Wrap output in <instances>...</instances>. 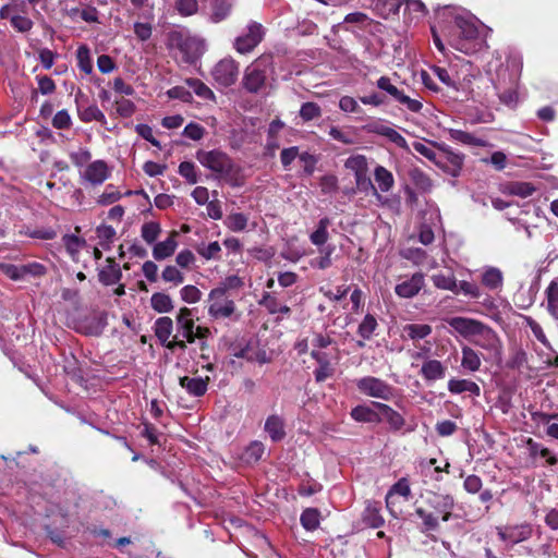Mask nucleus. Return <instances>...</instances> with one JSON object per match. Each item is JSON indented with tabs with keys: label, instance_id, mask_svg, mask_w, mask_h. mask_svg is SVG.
<instances>
[{
	"label": "nucleus",
	"instance_id": "nucleus-49",
	"mask_svg": "<svg viewBox=\"0 0 558 558\" xmlns=\"http://www.w3.org/2000/svg\"><path fill=\"white\" fill-rule=\"evenodd\" d=\"M301 524L307 531H313L319 525V512L316 509L307 508L301 514Z\"/></svg>",
	"mask_w": 558,
	"mask_h": 558
},
{
	"label": "nucleus",
	"instance_id": "nucleus-11",
	"mask_svg": "<svg viewBox=\"0 0 558 558\" xmlns=\"http://www.w3.org/2000/svg\"><path fill=\"white\" fill-rule=\"evenodd\" d=\"M438 148L444 155L439 156L441 165H437V167L441 168L451 177H458L463 167L464 155L453 151L447 145H438Z\"/></svg>",
	"mask_w": 558,
	"mask_h": 558
},
{
	"label": "nucleus",
	"instance_id": "nucleus-14",
	"mask_svg": "<svg viewBox=\"0 0 558 558\" xmlns=\"http://www.w3.org/2000/svg\"><path fill=\"white\" fill-rule=\"evenodd\" d=\"M428 505L436 513L441 515L444 522H448L451 518V511L454 508V499L449 494L433 493L428 498Z\"/></svg>",
	"mask_w": 558,
	"mask_h": 558
},
{
	"label": "nucleus",
	"instance_id": "nucleus-46",
	"mask_svg": "<svg viewBox=\"0 0 558 558\" xmlns=\"http://www.w3.org/2000/svg\"><path fill=\"white\" fill-rule=\"evenodd\" d=\"M377 326V319L373 315L367 314L359 325L357 333L362 339L369 340L373 337Z\"/></svg>",
	"mask_w": 558,
	"mask_h": 558
},
{
	"label": "nucleus",
	"instance_id": "nucleus-60",
	"mask_svg": "<svg viewBox=\"0 0 558 558\" xmlns=\"http://www.w3.org/2000/svg\"><path fill=\"white\" fill-rule=\"evenodd\" d=\"M10 23L14 29L20 33H27L32 29L34 23L33 21L25 15H12L10 17Z\"/></svg>",
	"mask_w": 558,
	"mask_h": 558
},
{
	"label": "nucleus",
	"instance_id": "nucleus-40",
	"mask_svg": "<svg viewBox=\"0 0 558 558\" xmlns=\"http://www.w3.org/2000/svg\"><path fill=\"white\" fill-rule=\"evenodd\" d=\"M335 252V246L329 245L319 250L320 255L318 257L313 258L310 262L311 267L317 268L320 270L327 269L332 265L331 255Z\"/></svg>",
	"mask_w": 558,
	"mask_h": 558
},
{
	"label": "nucleus",
	"instance_id": "nucleus-41",
	"mask_svg": "<svg viewBox=\"0 0 558 558\" xmlns=\"http://www.w3.org/2000/svg\"><path fill=\"white\" fill-rule=\"evenodd\" d=\"M415 513L422 519V532L436 531L439 527L438 518L435 513L425 510L424 508H416Z\"/></svg>",
	"mask_w": 558,
	"mask_h": 558
},
{
	"label": "nucleus",
	"instance_id": "nucleus-3",
	"mask_svg": "<svg viewBox=\"0 0 558 558\" xmlns=\"http://www.w3.org/2000/svg\"><path fill=\"white\" fill-rule=\"evenodd\" d=\"M170 45L180 50L185 62H192L204 52L203 40L183 32H172L169 37Z\"/></svg>",
	"mask_w": 558,
	"mask_h": 558
},
{
	"label": "nucleus",
	"instance_id": "nucleus-29",
	"mask_svg": "<svg viewBox=\"0 0 558 558\" xmlns=\"http://www.w3.org/2000/svg\"><path fill=\"white\" fill-rule=\"evenodd\" d=\"M154 331L159 341L165 345L173 331V322L168 316L159 317L154 325Z\"/></svg>",
	"mask_w": 558,
	"mask_h": 558
},
{
	"label": "nucleus",
	"instance_id": "nucleus-50",
	"mask_svg": "<svg viewBox=\"0 0 558 558\" xmlns=\"http://www.w3.org/2000/svg\"><path fill=\"white\" fill-rule=\"evenodd\" d=\"M407 335L413 340L424 339L432 332V327L427 324H410L404 327Z\"/></svg>",
	"mask_w": 558,
	"mask_h": 558
},
{
	"label": "nucleus",
	"instance_id": "nucleus-36",
	"mask_svg": "<svg viewBox=\"0 0 558 558\" xmlns=\"http://www.w3.org/2000/svg\"><path fill=\"white\" fill-rule=\"evenodd\" d=\"M150 306L158 313H169L173 310V302L168 294L156 292L150 298Z\"/></svg>",
	"mask_w": 558,
	"mask_h": 558
},
{
	"label": "nucleus",
	"instance_id": "nucleus-55",
	"mask_svg": "<svg viewBox=\"0 0 558 558\" xmlns=\"http://www.w3.org/2000/svg\"><path fill=\"white\" fill-rule=\"evenodd\" d=\"M175 9L182 16H191L197 13L198 11V1L197 0H177Z\"/></svg>",
	"mask_w": 558,
	"mask_h": 558
},
{
	"label": "nucleus",
	"instance_id": "nucleus-47",
	"mask_svg": "<svg viewBox=\"0 0 558 558\" xmlns=\"http://www.w3.org/2000/svg\"><path fill=\"white\" fill-rule=\"evenodd\" d=\"M434 286L438 289L448 290L458 293V283L453 276H446L444 274H436L432 277Z\"/></svg>",
	"mask_w": 558,
	"mask_h": 558
},
{
	"label": "nucleus",
	"instance_id": "nucleus-22",
	"mask_svg": "<svg viewBox=\"0 0 558 558\" xmlns=\"http://www.w3.org/2000/svg\"><path fill=\"white\" fill-rule=\"evenodd\" d=\"M461 353H462L461 366L464 369H466L471 373H475L481 368V365H482L481 353H478L477 351H475L473 348H471L469 345H463L461 348Z\"/></svg>",
	"mask_w": 558,
	"mask_h": 558
},
{
	"label": "nucleus",
	"instance_id": "nucleus-42",
	"mask_svg": "<svg viewBox=\"0 0 558 558\" xmlns=\"http://www.w3.org/2000/svg\"><path fill=\"white\" fill-rule=\"evenodd\" d=\"M231 9H232V2L230 0H222V1L216 0L214 8H213V12L209 17L210 21L213 23H219V22L226 20L230 14Z\"/></svg>",
	"mask_w": 558,
	"mask_h": 558
},
{
	"label": "nucleus",
	"instance_id": "nucleus-20",
	"mask_svg": "<svg viewBox=\"0 0 558 558\" xmlns=\"http://www.w3.org/2000/svg\"><path fill=\"white\" fill-rule=\"evenodd\" d=\"M395 495H399V496L404 497L405 499H409V497L411 496V488H410V485H409L407 478L402 477L396 484H393L386 496V506H387L388 510L390 511V513L393 517H397V512L395 511V508H393L395 507V502H393Z\"/></svg>",
	"mask_w": 558,
	"mask_h": 558
},
{
	"label": "nucleus",
	"instance_id": "nucleus-63",
	"mask_svg": "<svg viewBox=\"0 0 558 558\" xmlns=\"http://www.w3.org/2000/svg\"><path fill=\"white\" fill-rule=\"evenodd\" d=\"M52 125L58 130H66L72 125V119L68 110H59L52 118Z\"/></svg>",
	"mask_w": 558,
	"mask_h": 558
},
{
	"label": "nucleus",
	"instance_id": "nucleus-43",
	"mask_svg": "<svg viewBox=\"0 0 558 558\" xmlns=\"http://www.w3.org/2000/svg\"><path fill=\"white\" fill-rule=\"evenodd\" d=\"M495 89L502 104L508 107H514L518 102V93L515 87L512 85L509 88L502 89L500 80L495 83Z\"/></svg>",
	"mask_w": 558,
	"mask_h": 558
},
{
	"label": "nucleus",
	"instance_id": "nucleus-4",
	"mask_svg": "<svg viewBox=\"0 0 558 558\" xmlns=\"http://www.w3.org/2000/svg\"><path fill=\"white\" fill-rule=\"evenodd\" d=\"M471 342L486 351L492 359L501 360L502 341L489 326L483 324Z\"/></svg>",
	"mask_w": 558,
	"mask_h": 558
},
{
	"label": "nucleus",
	"instance_id": "nucleus-38",
	"mask_svg": "<svg viewBox=\"0 0 558 558\" xmlns=\"http://www.w3.org/2000/svg\"><path fill=\"white\" fill-rule=\"evenodd\" d=\"M372 4L384 19H387L391 14H397L400 8L398 0H372Z\"/></svg>",
	"mask_w": 558,
	"mask_h": 558
},
{
	"label": "nucleus",
	"instance_id": "nucleus-34",
	"mask_svg": "<svg viewBox=\"0 0 558 558\" xmlns=\"http://www.w3.org/2000/svg\"><path fill=\"white\" fill-rule=\"evenodd\" d=\"M504 281L502 272L495 267L485 269L482 275V283L489 290L501 288Z\"/></svg>",
	"mask_w": 558,
	"mask_h": 558
},
{
	"label": "nucleus",
	"instance_id": "nucleus-5",
	"mask_svg": "<svg viewBox=\"0 0 558 558\" xmlns=\"http://www.w3.org/2000/svg\"><path fill=\"white\" fill-rule=\"evenodd\" d=\"M208 314L215 319L228 318L235 311L234 302L227 296L226 288H215L208 295Z\"/></svg>",
	"mask_w": 558,
	"mask_h": 558
},
{
	"label": "nucleus",
	"instance_id": "nucleus-17",
	"mask_svg": "<svg viewBox=\"0 0 558 558\" xmlns=\"http://www.w3.org/2000/svg\"><path fill=\"white\" fill-rule=\"evenodd\" d=\"M209 377H180L179 384L186 392L193 397H202L208 390Z\"/></svg>",
	"mask_w": 558,
	"mask_h": 558
},
{
	"label": "nucleus",
	"instance_id": "nucleus-30",
	"mask_svg": "<svg viewBox=\"0 0 558 558\" xmlns=\"http://www.w3.org/2000/svg\"><path fill=\"white\" fill-rule=\"evenodd\" d=\"M351 417L362 423H379L381 421L378 413L369 407L356 405L351 411Z\"/></svg>",
	"mask_w": 558,
	"mask_h": 558
},
{
	"label": "nucleus",
	"instance_id": "nucleus-51",
	"mask_svg": "<svg viewBox=\"0 0 558 558\" xmlns=\"http://www.w3.org/2000/svg\"><path fill=\"white\" fill-rule=\"evenodd\" d=\"M186 84L193 89V92L201 98L206 100L215 99L214 92L202 81L197 78L186 80Z\"/></svg>",
	"mask_w": 558,
	"mask_h": 558
},
{
	"label": "nucleus",
	"instance_id": "nucleus-53",
	"mask_svg": "<svg viewBox=\"0 0 558 558\" xmlns=\"http://www.w3.org/2000/svg\"><path fill=\"white\" fill-rule=\"evenodd\" d=\"M76 59L78 68L86 74L93 71V62L89 56V49L86 46H81L76 51Z\"/></svg>",
	"mask_w": 558,
	"mask_h": 558
},
{
	"label": "nucleus",
	"instance_id": "nucleus-54",
	"mask_svg": "<svg viewBox=\"0 0 558 558\" xmlns=\"http://www.w3.org/2000/svg\"><path fill=\"white\" fill-rule=\"evenodd\" d=\"M122 197V194L118 191V189L109 184L106 186L102 194H100L97 198V203L102 206L111 205L119 201Z\"/></svg>",
	"mask_w": 558,
	"mask_h": 558
},
{
	"label": "nucleus",
	"instance_id": "nucleus-15",
	"mask_svg": "<svg viewBox=\"0 0 558 558\" xmlns=\"http://www.w3.org/2000/svg\"><path fill=\"white\" fill-rule=\"evenodd\" d=\"M497 534L502 542L518 544L531 537L532 527L530 524L513 525L505 529L497 527Z\"/></svg>",
	"mask_w": 558,
	"mask_h": 558
},
{
	"label": "nucleus",
	"instance_id": "nucleus-13",
	"mask_svg": "<svg viewBox=\"0 0 558 558\" xmlns=\"http://www.w3.org/2000/svg\"><path fill=\"white\" fill-rule=\"evenodd\" d=\"M366 129L368 132L386 137L388 141L396 144L398 147L402 149H410L407 140L397 130H395L393 128L389 126L386 123L373 122L369 123L366 126Z\"/></svg>",
	"mask_w": 558,
	"mask_h": 558
},
{
	"label": "nucleus",
	"instance_id": "nucleus-39",
	"mask_svg": "<svg viewBox=\"0 0 558 558\" xmlns=\"http://www.w3.org/2000/svg\"><path fill=\"white\" fill-rule=\"evenodd\" d=\"M344 167L354 173V177L368 172L367 158L363 155H354L349 157Z\"/></svg>",
	"mask_w": 558,
	"mask_h": 558
},
{
	"label": "nucleus",
	"instance_id": "nucleus-1",
	"mask_svg": "<svg viewBox=\"0 0 558 558\" xmlns=\"http://www.w3.org/2000/svg\"><path fill=\"white\" fill-rule=\"evenodd\" d=\"M437 17L448 44L456 50L471 54L486 46L489 29L471 13L446 7Z\"/></svg>",
	"mask_w": 558,
	"mask_h": 558
},
{
	"label": "nucleus",
	"instance_id": "nucleus-7",
	"mask_svg": "<svg viewBox=\"0 0 558 558\" xmlns=\"http://www.w3.org/2000/svg\"><path fill=\"white\" fill-rule=\"evenodd\" d=\"M264 36L265 29L263 25L252 21L246 26V33L234 39L233 47L241 54L250 53L260 44Z\"/></svg>",
	"mask_w": 558,
	"mask_h": 558
},
{
	"label": "nucleus",
	"instance_id": "nucleus-9",
	"mask_svg": "<svg viewBox=\"0 0 558 558\" xmlns=\"http://www.w3.org/2000/svg\"><path fill=\"white\" fill-rule=\"evenodd\" d=\"M265 82L266 70L258 59L245 69L242 84L248 93L256 94L264 87Z\"/></svg>",
	"mask_w": 558,
	"mask_h": 558
},
{
	"label": "nucleus",
	"instance_id": "nucleus-27",
	"mask_svg": "<svg viewBox=\"0 0 558 558\" xmlns=\"http://www.w3.org/2000/svg\"><path fill=\"white\" fill-rule=\"evenodd\" d=\"M447 132L452 141L459 142L461 144L476 147L487 146V142L485 140L476 137L475 135L469 132L458 129H448Z\"/></svg>",
	"mask_w": 558,
	"mask_h": 558
},
{
	"label": "nucleus",
	"instance_id": "nucleus-44",
	"mask_svg": "<svg viewBox=\"0 0 558 558\" xmlns=\"http://www.w3.org/2000/svg\"><path fill=\"white\" fill-rule=\"evenodd\" d=\"M161 233V226L156 221L145 222L141 228V236L147 244H153Z\"/></svg>",
	"mask_w": 558,
	"mask_h": 558
},
{
	"label": "nucleus",
	"instance_id": "nucleus-25",
	"mask_svg": "<svg viewBox=\"0 0 558 558\" xmlns=\"http://www.w3.org/2000/svg\"><path fill=\"white\" fill-rule=\"evenodd\" d=\"M529 326L533 332V335L535 336V338L542 342L548 350L551 351V353H546L545 355V359H544V362L547 364V365H557L558 366V354H556L553 350H551V347L549 344V341L547 340L544 331H543V328L541 327L539 324H537L536 322L534 320H530L529 322Z\"/></svg>",
	"mask_w": 558,
	"mask_h": 558
},
{
	"label": "nucleus",
	"instance_id": "nucleus-59",
	"mask_svg": "<svg viewBox=\"0 0 558 558\" xmlns=\"http://www.w3.org/2000/svg\"><path fill=\"white\" fill-rule=\"evenodd\" d=\"M180 295L185 303L193 304L201 300L202 292L197 287L187 284L180 290Z\"/></svg>",
	"mask_w": 558,
	"mask_h": 558
},
{
	"label": "nucleus",
	"instance_id": "nucleus-24",
	"mask_svg": "<svg viewBox=\"0 0 558 558\" xmlns=\"http://www.w3.org/2000/svg\"><path fill=\"white\" fill-rule=\"evenodd\" d=\"M374 405L383 413L385 420L392 430H400L405 421L403 416L386 403L374 402Z\"/></svg>",
	"mask_w": 558,
	"mask_h": 558
},
{
	"label": "nucleus",
	"instance_id": "nucleus-18",
	"mask_svg": "<svg viewBox=\"0 0 558 558\" xmlns=\"http://www.w3.org/2000/svg\"><path fill=\"white\" fill-rule=\"evenodd\" d=\"M424 286V276L422 274H414L410 279L399 283L395 288V292L400 298L415 296Z\"/></svg>",
	"mask_w": 558,
	"mask_h": 558
},
{
	"label": "nucleus",
	"instance_id": "nucleus-61",
	"mask_svg": "<svg viewBox=\"0 0 558 558\" xmlns=\"http://www.w3.org/2000/svg\"><path fill=\"white\" fill-rule=\"evenodd\" d=\"M322 114V110L319 108V106L315 102H305L302 105L301 109H300V117L304 120V121H311L313 119H316L318 117H320Z\"/></svg>",
	"mask_w": 558,
	"mask_h": 558
},
{
	"label": "nucleus",
	"instance_id": "nucleus-64",
	"mask_svg": "<svg viewBox=\"0 0 558 558\" xmlns=\"http://www.w3.org/2000/svg\"><path fill=\"white\" fill-rule=\"evenodd\" d=\"M376 86L386 92L387 94H389L395 100L398 99V97H400L401 95V90H399L397 88V86H395L392 83H391V80L390 77L388 76H380L377 82H376Z\"/></svg>",
	"mask_w": 558,
	"mask_h": 558
},
{
	"label": "nucleus",
	"instance_id": "nucleus-57",
	"mask_svg": "<svg viewBox=\"0 0 558 558\" xmlns=\"http://www.w3.org/2000/svg\"><path fill=\"white\" fill-rule=\"evenodd\" d=\"M63 244L70 255L74 256L78 253L81 247L85 244V240L74 234H65L62 238Z\"/></svg>",
	"mask_w": 558,
	"mask_h": 558
},
{
	"label": "nucleus",
	"instance_id": "nucleus-31",
	"mask_svg": "<svg viewBox=\"0 0 558 558\" xmlns=\"http://www.w3.org/2000/svg\"><path fill=\"white\" fill-rule=\"evenodd\" d=\"M374 177L380 192H389L395 185L392 173L383 166L375 168Z\"/></svg>",
	"mask_w": 558,
	"mask_h": 558
},
{
	"label": "nucleus",
	"instance_id": "nucleus-33",
	"mask_svg": "<svg viewBox=\"0 0 558 558\" xmlns=\"http://www.w3.org/2000/svg\"><path fill=\"white\" fill-rule=\"evenodd\" d=\"M439 144L434 142H414L412 144L415 151L434 162L436 166L441 165V159L435 151L434 147H438Z\"/></svg>",
	"mask_w": 558,
	"mask_h": 558
},
{
	"label": "nucleus",
	"instance_id": "nucleus-35",
	"mask_svg": "<svg viewBox=\"0 0 558 558\" xmlns=\"http://www.w3.org/2000/svg\"><path fill=\"white\" fill-rule=\"evenodd\" d=\"M77 114H78V118L83 122H86V123L92 122V121H97V122H100L101 124L106 123L105 114L96 105H90L86 108L78 107Z\"/></svg>",
	"mask_w": 558,
	"mask_h": 558
},
{
	"label": "nucleus",
	"instance_id": "nucleus-48",
	"mask_svg": "<svg viewBox=\"0 0 558 558\" xmlns=\"http://www.w3.org/2000/svg\"><path fill=\"white\" fill-rule=\"evenodd\" d=\"M506 189L509 194L522 198L529 197L535 192V187L529 182H511Z\"/></svg>",
	"mask_w": 558,
	"mask_h": 558
},
{
	"label": "nucleus",
	"instance_id": "nucleus-8",
	"mask_svg": "<svg viewBox=\"0 0 558 558\" xmlns=\"http://www.w3.org/2000/svg\"><path fill=\"white\" fill-rule=\"evenodd\" d=\"M211 76L218 85L231 86L238 80L239 63L231 57L223 58L214 65Z\"/></svg>",
	"mask_w": 558,
	"mask_h": 558
},
{
	"label": "nucleus",
	"instance_id": "nucleus-12",
	"mask_svg": "<svg viewBox=\"0 0 558 558\" xmlns=\"http://www.w3.org/2000/svg\"><path fill=\"white\" fill-rule=\"evenodd\" d=\"M448 325L460 336L472 341L483 323L469 317H451L447 320Z\"/></svg>",
	"mask_w": 558,
	"mask_h": 558
},
{
	"label": "nucleus",
	"instance_id": "nucleus-52",
	"mask_svg": "<svg viewBox=\"0 0 558 558\" xmlns=\"http://www.w3.org/2000/svg\"><path fill=\"white\" fill-rule=\"evenodd\" d=\"M225 225L227 228L233 232L243 231L247 226V217L241 213L230 214L226 220Z\"/></svg>",
	"mask_w": 558,
	"mask_h": 558
},
{
	"label": "nucleus",
	"instance_id": "nucleus-6",
	"mask_svg": "<svg viewBox=\"0 0 558 558\" xmlns=\"http://www.w3.org/2000/svg\"><path fill=\"white\" fill-rule=\"evenodd\" d=\"M356 387L360 392L372 398L383 399L386 401L393 398L395 389L389 384L377 377L366 376L360 378L356 381Z\"/></svg>",
	"mask_w": 558,
	"mask_h": 558
},
{
	"label": "nucleus",
	"instance_id": "nucleus-56",
	"mask_svg": "<svg viewBox=\"0 0 558 558\" xmlns=\"http://www.w3.org/2000/svg\"><path fill=\"white\" fill-rule=\"evenodd\" d=\"M70 159L75 167L82 168L92 159V153L88 148L80 147L75 151L70 153Z\"/></svg>",
	"mask_w": 558,
	"mask_h": 558
},
{
	"label": "nucleus",
	"instance_id": "nucleus-21",
	"mask_svg": "<svg viewBox=\"0 0 558 558\" xmlns=\"http://www.w3.org/2000/svg\"><path fill=\"white\" fill-rule=\"evenodd\" d=\"M446 366L438 360H426L421 368V375L425 380L442 379L446 375Z\"/></svg>",
	"mask_w": 558,
	"mask_h": 558
},
{
	"label": "nucleus",
	"instance_id": "nucleus-26",
	"mask_svg": "<svg viewBox=\"0 0 558 558\" xmlns=\"http://www.w3.org/2000/svg\"><path fill=\"white\" fill-rule=\"evenodd\" d=\"M448 390L454 395H459L462 392H470L476 397L481 395L480 386L476 383L469 379H450L448 381Z\"/></svg>",
	"mask_w": 558,
	"mask_h": 558
},
{
	"label": "nucleus",
	"instance_id": "nucleus-58",
	"mask_svg": "<svg viewBox=\"0 0 558 558\" xmlns=\"http://www.w3.org/2000/svg\"><path fill=\"white\" fill-rule=\"evenodd\" d=\"M179 174L183 177L190 184H195L198 181L195 165L191 161H182L179 165Z\"/></svg>",
	"mask_w": 558,
	"mask_h": 558
},
{
	"label": "nucleus",
	"instance_id": "nucleus-16",
	"mask_svg": "<svg viewBox=\"0 0 558 558\" xmlns=\"http://www.w3.org/2000/svg\"><path fill=\"white\" fill-rule=\"evenodd\" d=\"M178 330L182 337L189 342H194V320L192 317V311L187 307L180 308L177 315Z\"/></svg>",
	"mask_w": 558,
	"mask_h": 558
},
{
	"label": "nucleus",
	"instance_id": "nucleus-45",
	"mask_svg": "<svg viewBox=\"0 0 558 558\" xmlns=\"http://www.w3.org/2000/svg\"><path fill=\"white\" fill-rule=\"evenodd\" d=\"M410 178L416 189L426 193L432 191L433 182L430 178L420 169H413L410 172Z\"/></svg>",
	"mask_w": 558,
	"mask_h": 558
},
{
	"label": "nucleus",
	"instance_id": "nucleus-10",
	"mask_svg": "<svg viewBox=\"0 0 558 558\" xmlns=\"http://www.w3.org/2000/svg\"><path fill=\"white\" fill-rule=\"evenodd\" d=\"M110 177V168L104 160L89 162L82 171L80 178L82 183L101 185Z\"/></svg>",
	"mask_w": 558,
	"mask_h": 558
},
{
	"label": "nucleus",
	"instance_id": "nucleus-37",
	"mask_svg": "<svg viewBox=\"0 0 558 558\" xmlns=\"http://www.w3.org/2000/svg\"><path fill=\"white\" fill-rule=\"evenodd\" d=\"M329 218L325 217L318 221L317 229L310 235L311 242L316 246H322L328 241Z\"/></svg>",
	"mask_w": 558,
	"mask_h": 558
},
{
	"label": "nucleus",
	"instance_id": "nucleus-23",
	"mask_svg": "<svg viewBox=\"0 0 558 558\" xmlns=\"http://www.w3.org/2000/svg\"><path fill=\"white\" fill-rule=\"evenodd\" d=\"M265 432L272 441H280L286 436L283 418L277 414L269 415L265 422Z\"/></svg>",
	"mask_w": 558,
	"mask_h": 558
},
{
	"label": "nucleus",
	"instance_id": "nucleus-32",
	"mask_svg": "<svg viewBox=\"0 0 558 558\" xmlns=\"http://www.w3.org/2000/svg\"><path fill=\"white\" fill-rule=\"evenodd\" d=\"M355 184L360 192L372 194L379 203H384V197L372 182L368 172L356 175Z\"/></svg>",
	"mask_w": 558,
	"mask_h": 558
},
{
	"label": "nucleus",
	"instance_id": "nucleus-19",
	"mask_svg": "<svg viewBox=\"0 0 558 558\" xmlns=\"http://www.w3.org/2000/svg\"><path fill=\"white\" fill-rule=\"evenodd\" d=\"M178 235L177 231H171L165 241L155 243L153 247V257L156 260H163L172 256L178 247Z\"/></svg>",
	"mask_w": 558,
	"mask_h": 558
},
{
	"label": "nucleus",
	"instance_id": "nucleus-2",
	"mask_svg": "<svg viewBox=\"0 0 558 558\" xmlns=\"http://www.w3.org/2000/svg\"><path fill=\"white\" fill-rule=\"evenodd\" d=\"M196 159L202 166L217 173L219 177H227L233 170L231 158L221 150H198Z\"/></svg>",
	"mask_w": 558,
	"mask_h": 558
},
{
	"label": "nucleus",
	"instance_id": "nucleus-28",
	"mask_svg": "<svg viewBox=\"0 0 558 558\" xmlns=\"http://www.w3.org/2000/svg\"><path fill=\"white\" fill-rule=\"evenodd\" d=\"M108 265L99 271V281L106 286L116 284L122 276L121 269L118 264L108 258Z\"/></svg>",
	"mask_w": 558,
	"mask_h": 558
},
{
	"label": "nucleus",
	"instance_id": "nucleus-62",
	"mask_svg": "<svg viewBox=\"0 0 558 558\" xmlns=\"http://www.w3.org/2000/svg\"><path fill=\"white\" fill-rule=\"evenodd\" d=\"M161 277L166 282H171L175 286L184 281V275L174 266H167L162 270Z\"/></svg>",
	"mask_w": 558,
	"mask_h": 558
}]
</instances>
